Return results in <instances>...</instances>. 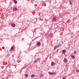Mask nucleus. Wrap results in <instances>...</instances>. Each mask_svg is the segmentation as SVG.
<instances>
[{"label": "nucleus", "instance_id": "nucleus-1", "mask_svg": "<svg viewBox=\"0 0 79 79\" xmlns=\"http://www.w3.org/2000/svg\"><path fill=\"white\" fill-rule=\"evenodd\" d=\"M49 74H51V75H53L54 74H55V73L54 72V73H52L50 72H49Z\"/></svg>", "mask_w": 79, "mask_h": 79}, {"label": "nucleus", "instance_id": "nucleus-2", "mask_svg": "<svg viewBox=\"0 0 79 79\" xmlns=\"http://www.w3.org/2000/svg\"><path fill=\"white\" fill-rule=\"evenodd\" d=\"M40 61V59H38L36 60H35L34 63H36V62H37V61Z\"/></svg>", "mask_w": 79, "mask_h": 79}, {"label": "nucleus", "instance_id": "nucleus-3", "mask_svg": "<svg viewBox=\"0 0 79 79\" xmlns=\"http://www.w3.org/2000/svg\"><path fill=\"white\" fill-rule=\"evenodd\" d=\"M56 21V18L55 17H54L52 19V21L53 22H55Z\"/></svg>", "mask_w": 79, "mask_h": 79}, {"label": "nucleus", "instance_id": "nucleus-4", "mask_svg": "<svg viewBox=\"0 0 79 79\" xmlns=\"http://www.w3.org/2000/svg\"><path fill=\"white\" fill-rule=\"evenodd\" d=\"M60 44H59L58 45H57L54 48V49H56V48H58V47H60Z\"/></svg>", "mask_w": 79, "mask_h": 79}, {"label": "nucleus", "instance_id": "nucleus-5", "mask_svg": "<svg viewBox=\"0 0 79 79\" xmlns=\"http://www.w3.org/2000/svg\"><path fill=\"white\" fill-rule=\"evenodd\" d=\"M64 63H67L68 62V60H67L66 58H65L64 60Z\"/></svg>", "mask_w": 79, "mask_h": 79}, {"label": "nucleus", "instance_id": "nucleus-6", "mask_svg": "<svg viewBox=\"0 0 79 79\" xmlns=\"http://www.w3.org/2000/svg\"><path fill=\"white\" fill-rule=\"evenodd\" d=\"M69 2H70V3H69L70 5H73V3H71V2H73V0H69Z\"/></svg>", "mask_w": 79, "mask_h": 79}, {"label": "nucleus", "instance_id": "nucleus-7", "mask_svg": "<svg viewBox=\"0 0 79 79\" xmlns=\"http://www.w3.org/2000/svg\"><path fill=\"white\" fill-rule=\"evenodd\" d=\"M17 10H18V9L16 7L15 8L13 9L14 11H17Z\"/></svg>", "mask_w": 79, "mask_h": 79}, {"label": "nucleus", "instance_id": "nucleus-8", "mask_svg": "<svg viewBox=\"0 0 79 79\" xmlns=\"http://www.w3.org/2000/svg\"><path fill=\"white\" fill-rule=\"evenodd\" d=\"M62 52L63 54H64L66 53L65 50H64L62 51Z\"/></svg>", "mask_w": 79, "mask_h": 79}, {"label": "nucleus", "instance_id": "nucleus-9", "mask_svg": "<svg viewBox=\"0 0 79 79\" xmlns=\"http://www.w3.org/2000/svg\"><path fill=\"white\" fill-rule=\"evenodd\" d=\"M40 76L41 77H44V74L42 73H41L40 74Z\"/></svg>", "mask_w": 79, "mask_h": 79}, {"label": "nucleus", "instance_id": "nucleus-10", "mask_svg": "<svg viewBox=\"0 0 79 79\" xmlns=\"http://www.w3.org/2000/svg\"><path fill=\"white\" fill-rule=\"evenodd\" d=\"M55 65V63L52 62L51 63V66H54Z\"/></svg>", "mask_w": 79, "mask_h": 79}, {"label": "nucleus", "instance_id": "nucleus-11", "mask_svg": "<svg viewBox=\"0 0 79 79\" xmlns=\"http://www.w3.org/2000/svg\"><path fill=\"white\" fill-rule=\"evenodd\" d=\"M14 48H15V47H14V46H12L11 47V50H13Z\"/></svg>", "mask_w": 79, "mask_h": 79}, {"label": "nucleus", "instance_id": "nucleus-12", "mask_svg": "<svg viewBox=\"0 0 79 79\" xmlns=\"http://www.w3.org/2000/svg\"><path fill=\"white\" fill-rule=\"evenodd\" d=\"M37 45L38 46H40V42H38L37 43Z\"/></svg>", "mask_w": 79, "mask_h": 79}, {"label": "nucleus", "instance_id": "nucleus-13", "mask_svg": "<svg viewBox=\"0 0 79 79\" xmlns=\"http://www.w3.org/2000/svg\"><path fill=\"white\" fill-rule=\"evenodd\" d=\"M71 56L73 59H74V58H75V57L73 55H71Z\"/></svg>", "mask_w": 79, "mask_h": 79}, {"label": "nucleus", "instance_id": "nucleus-14", "mask_svg": "<svg viewBox=\"0 0 79 79\" xmlns=\"http://www.w3.org/2000/svg\"><path fill=\"white\" fill-rule=\"evenodd\" d=\"M34 76H35V74H33L31 75V77H34Z\"/></svg>", "mask_w": 79, "mask_h": 79}, {"label": "nucleus", "instance_id": "nucleus-15", "mask_svg": "<svg viewBox=\"0 0 79 79\" xmlns=\"http://www.w3.org/2000/svg\"><path fill=\"white\" fill-rule=\"evenodd\" d=\"M11 26L12 27H15V25L14 24H12Z\"/></svg>", "mask_w": 79, "mask_h": 79}, {"label": "nucleus", "instance_id": "nucleus-16", "mask_svg": "<svg viewBox=\"0 0 79 79\" xmlns=\"http://www.w3.org/2000/svg\"><path fill=\"white\" fill-rule=\"evenodd\" d=\"M28 74H26L25 75V77H28Z\"/></svg>", "mask_w": 79, "mask_h": 79}, {"label": "nucleus", "instance_id": "nucleus-17", "mask_svg": "<svg viewBox=\"0 0 79 79\" xmlns=\"http://www.w3.org/2000/svg\"><path fill=\"white\" fill-rule=\"evenodd\" d=\"M72 20H75V19H76V17H74L73 19H72Z\"/></svg>", "mask_w": 79, "mask_h": 79}, {"label": "nucleus", "instance_id": "nucleus-18", "mask_svg": "<svg viewBox=\"0 0 79 79\" xmlns=\"http://www.w3.org/2000/svg\"><path fill=\"white\" fill-rule=\"evenodd\" d=\"M14 3L15 4H16V3H17V1L14 0Z\"/></svg>", "mask_w": 79, "mask_h": 79}, {"label": "nucleus", "instance_id": "nucleus-19", "mask_svg": "<svg viewBox=\"0 0 79 79\" xmlns=\"http://www.w3.org/2000/svg\"><path fill=\"white\" fill-rule=\"evenodd\" d=\"M77 53V52L76 51H74V53Z\"/></svg>", "mask_w": 79, "mask_h": 79}, {"label": "nucleus", "instance_id": "nucleus-20", "mask_svg": "<svg viewBox=\"0 0 79 79\" xmlns=\"http://www.w3.org/2000/svg\"><path fill=\"white\" fill-rule=\"evenodd\" d=\"M2 49H5V47H2Z\"/></svg>", "mask_w": 79, "mask_h": 79}, {"label": "nucleus", "instance_id": "nucleus-21", "mask_svg": "<svg viewBox=\"0 0 79 79\" xmlns=\"http://www.w3.org/2000/svg\"><path fill=\"white\" fill-rule=\"evenodd\" d=\"M62 79H66V78H63Z\"/></svg>", "mask_w": 79, "mask_h": 79}, {"label": "nucleus", "instance_id": "nucleus-22", "mask_svg": "<svg viewBox=\"0 0 79 79\" xmlns=\"http://www.w3.org/2000/svg\"><path fill=\"white\" fill-rule=\"evenodd\" d=\"M49 37H51V36H52V35H50H50H49Z\"/></svg>", "mask_w": 79, "mask_h": 79}]
</instances>
